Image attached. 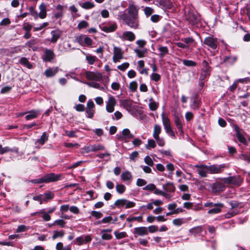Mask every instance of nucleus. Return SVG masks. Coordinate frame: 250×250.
Instances as JSON below:
<instances>
[{
	"instance_id": "1",
	"label": "nucleus",
	"mask_w": 250,
	"mask_h": 250,
	"mask_svg": "<svg viewBox=\"0 0 250 250\" xmlns=\"http://www.w3.org/2000/svg\"><path fill=\"white\" fill-rule=\"evenodd\" d=\"M124 23L132 29H137L139 25L138 10L134 5L128 7V13H124L120 16Z\"/></svg>"
},
{
	"instance_id": "2",
	"label": "nucleus",
	"mask_w": 250,
	"mask_h": 250,
	"mask_svg": "<svg viewBox=\"0 0 250 250\" xmlns=\"http://www.w3.org/2000/svg\"><path fill=\"white\" fill-rule=\"evenodd\" d=\"M185 20L187 21L188 24L195 25H197L200 21V18L193 8L189 6L185 8Z\"/></svg>"
},
{
	"instance_id": "3",
	"label": "nucleus",
	"mask_w": 250,
	"mask_h": 250,
	"mask_svg": "<svg viewBox=\"0 0 250 250\" xmlns=\"http://www.w3.org/2000/svg\"><path fill=\"white\" fill-rule=\"evenodd\" d=\"M61 176L60 174H56L54 173H51L46 174L40 178L32 180L30 182L35 184L53 182L59 180Z\"/></svg>"
},
{
	"instance_id": "4",
	"label": "nucleus",
	"mask_w": 250,
	"mask_h": 250,
	"mask_svg": "<svg viewBox=\"0 0 250 250\" xmlns=\"http://www.w3.org/2000/svg\"><path fill=\"white\" fill-rule=\"evenodd\" d=\"M202 66L200 77H201V79H206L207 77L210 75L211 68L206 60H203L202 61Z\"/></svg>"
},
{
	"instance_id": "5",
	"label": "nucleus",
	"mask_w": 250,
	"mask_h": 250,
	"mask_svg": "<svg viewBox=\"0 0 250 250\" xmlns=\"http://www.w3.org/2000/svg\"><path fill=\"white\" fill-rule=\"evenodd\" d=\"M76 42L80 45L83 46L90 47L91 46L93 41L91 38L86 35H80L76 37Z\"/></svg>"
},
{
	"instance_id": "6",
	"label": "nucleus",
	"mask_w": 250,
	"mask_h": 250,
	"mask_svg": "<svg viewBox=\"0 0 250 250\" xmlns=\"http://www.w3.org/2000/svg\"><path fill=\"white\" fill-rule=\"evenodd\" d=\"M105 149L104 146L100 144H94L93 145H89L86 146H84L82 148L83 151L82 153H89L90 152H95L101 150H104Z\"/></svg>"
},
{
	"instance_id": "7",
	"label": "nucleus",
	"mask_w": 250,
	"mask_h": 250,
	"mask_svg": "<svg viewBox=\"0 0 250 250\" xmlns=\"http://www.w3.org/2000/svg\"><path fill=\"white\" fill-rule=\"evenodd\" d=\"M223 181L227 184H233L239 186L242 183V180L239 176H230L227 178H224Z\"/></svg>"
},
{
	"instance_id": "8",
	"label": "nucleus",
	"mask_w": 250,
	"mask_h": 250,
	"mask_svg": "<svg viewBox=\"0 0 250 250\" xmlns=\"http://www.w3.org/2000/svg\"><path fill=\"white\" fill-rule=\"evenodd\" d=\"M204 43L212 49H216L219 44L217 38L209 36L206 38L203 42Z\"/></svg>"
},
{
	"instance_id": "9",
	"label": "nucleus",
	"mask_w": 250,
	"mask_h": 250,
	"mask_svg": "<svg viewBox=\"0 0 250 250\" xmlns=\"http://www.w3.org/2000/svg\"><path fill=\"white\" fill-rule=\"evenodd\" d=\"M116 104L115 98L111 96H108L107 101L106 102V110L108 113H112L114 111V107Z\"/></svg>"
},
{
	"instance_id": "10",
	"label": "nucleus",
	"mask_w": 250,
	"mask_h": 250,
	"mask_svg": "<svg viewBox=\"0 0 250 250\" xmlns=\"http://www.w3.org/2000/svg\"><path fill=\"white\" fill-rule=\"evenodd\" d=\"M225 164L219 165H213L208 166V171L210 174H218L221 173L225 168Z\"/></svg>"
},
{
	"instance_id": "11",
	"label": "nucleus",
	"mask_w": 250,
	"mask_h": 250,
	"mask_svg": "<svg viewBox=\"0 0 250 250\" xmlns=\"http://www.w3.org/2000/svg\"><path fill=\"white\" fill-rule=\"evenodd\" d=\"M113 61L114 62L120 61L123 58V53L120 47L114 46L113 48Z\"/></svg>"
},
{
	"instance_id": "12",
	"label": "nucleus",
	"mask_w": 250,
	"mask_h": 250,
	"mask_svg": "<svg viewBox=\"0 0 250 250\" xmlns=\"http://www.w3.org/2000/svg\"><path fill=\"white\" fill-rule=\"evenodd\" d=\"M133 233L135 237L138 236H144L148 234L147 228L145 227H137L134 229Z\"/></svg>"
},
{
	"instance_id": "13",
	"label": "nucleus",
	"mask_w": 250,
	"mask_h": 250,
	"mask_svg": "<svg viewBox=\"0 0 250 250\" xmlns=\"http://www.w3.org/2000/svg\"><path fill=\"white\" fill-rule=\"evenodd\" d=\"M55 54L53 50L48 49L44 50L42 60L44 62H51L55 58Z\"/></svg>"
},
{
	"instance_id": "14",
	"label": "nucleus",
	"mask_w": 250,
	"mask_h": 250,
	"mask_svg": "<svg viewBox=\"0 0 250 250\" xmlns=\"http://www.w3.org/2000/svg\"><path fill=\"white\" fill-rule=\"evenodd\" d=\"M119 38L123 41H133L135 39V34L131 31H125Z\"/></svg>"
},
{
	"instance_id": "15",
	"label": "nucleus",
	"mask_w": 250,
	"mask_h": 250,
	"mask_svg": "<svg viewBox=\"0 0 250 250\" xmlns=\"http://www.w3.org/2000/svg\"><path fill=\"white\" fill-rule=\"evenodd\" d=\"M195 167L198 168L197 172L202 177H206L207 176V174L209 173L208 167L207 165H196Z\"/></svg>"
},
{
	"instance_id": "16",
	"label": "nucleus",
	"mask_w": 250,
	"mask_h": 250,
	"mask_svg": "<svg viewBox=\"0 0 250 250\" xmlns=\"http://www.w3.org/2000/svg\"><path fill=\"white\" fill-rule=\"evenodd\" d=\"M224 207V204L222 203H218L214 204L213 208L209 209L208 211V214H215L221 212L222 208Z\"/></svg>"
},
{
	"instance_id": "17",
	"label": "nucleus",
	"mask_w": 250,
	"mask_h": 250,
	"mask_svg": "<svg viewBox=\"0 0 250 250\" xmlns=\"http://www.w3.org/2000/svg\"><path fill=\"white\" fill-rule=\"evenodd\" d=\"M117 28V25L115 22L106 24L101 27V30L106 33L114 32L116 30Z\"/></svg>"
},
{
	"instance_id": "18",
	"label": "nucleus",
	"mask_w": 250,
	"mask_h": 250,
	"mask_svg": "<svg viewBox=\"0 0 250 250\" xmlns=\"http://www.w3.org/2000/svg\"><path fill=\"white\" fill-rule=\"evenodd\" d=\"M51 34L52 35V38L50 40V41L51 43H55L61 37L62 35V31L59 29L52 30L51 32Z\"/></svg>"
},
{
	"instance_id": "19",
	"label": "nucleus",
	"mask_w": 250,
	"mask_h": 250,
	"mask_svg": "<svg viewBox=\"0 0 250 250\" xmlns=\"http://www.w3.org/2000/svg\"><path fill=\"white\" fill-rule=\"evenodd\" d=\"M86 78L89 80L99 81L102 77L99 73H95L93 72H87L85 74Z\"/></svg>"
},
{
	"instance_id": "20",
	"label": "nucleus",
	"mask_w": 250,
	"mask_h": 250,
	"mask_svg": "<svg viewBox=\"0 0 250 250\" xmlns=\"http://www.w3.org/2000/svg\"><path fill=\"white\" fill-rule=\"evenodd\" d=\"M182 118V117L181 116L175 115L174 117V123L178 130L181 134H183V124L181 121Z\"/></svg>"
},
{
	"instance_id": "21",
	"label": "nucleus",
	"mask_w": 250,
	"mask_h": 250,
	"mask_svg": "<svg viewBox=\"0 0 250 250\" xmlns=\"http://www.w3.org/2000/svg\"><path fill=\"white\" fill-rule=\"evenodd\" d=\"M132 174L129 171L123 172L121 175V179L124 182H128L130 183L132 180Z\"/></svg>"
},
{
	"instance_id": "22",
	"label": "nucleus",
	"mask_w": 250,
	"mask_h": 250,
	"mask_svg": "<svg viewBox=\"0 0 250 250\" xmlns=\"http://www.w3.org/2000/svg\"><path fill=\"white\" fill-rule=\"evenodd\" d=\"M225 186L223 184L216 182L212 184V189L213 192H220L223 191Z\"/></svg>"
},
{
	"instance_id": "23",
	"label": "nucleus",
	"mask_w": 250,
	"mask_h": 250,
	"mask_svg": "<svg viewBox=\"0 0 250 250\" xmlns=\"http://www.w3.org/2000/svg\"><path fill=\"white\" fill-rule=\"evenodd\" d=\"M122 137L126 141L127 140L134 138V135L131 133L130 131L128 128H125L122 131Z\"/></svg>"
},
{
	"instance_id": "24",
	"label": "nucleus",
	"mask_w": 250,
	"mask_h": 250,
	"mask_svg": "<svg viewBox=\"0 0 250 250\" xmlns=\"http://www.w3.org/2000/svg\"><path fill=\"white\" fill-rule=\"evenodd\" d=\"M58 71V67L49 68L45 71L44 74L46 77H51L55 76Z\"/></svg>"
},
{
	"instance_id": "25",
	"label": "nucleus",
	"mask_w": 250,
	"mask_h": 250,
	"mask_svg": "<svg viewBox=\"0 0 250 250\" xmlns=\"http://www.w3.org/2000/svg\"><path fill=\"white\" fill-rule=\"evenodd\" d=\"M26 113H27V115H26L25 119L27 120H30L37 118L39 115L40 113L38 111L32 110L27 112Z\"/></svg>"
},
{
	"instance_id": "26",
	"label": "nucleus",
	"mask_w": 250,
	"mask_h": 250,
	"mask_svg": "<svg viewBox=\"0 0 250 250\" xmlns=\"http://www.w3.org/2000/svg\"><path fill=\"white\" fill-rule=\"evenodd\" d=\"M237 60V56H225L224 57L223 59V62L225 63L229 64H234Z\"/></svg>"
},
{
	"instance_id": "27",
	"label": "nucleus",
	"mask_w": 250,
	"mask_h": 250,
	"mask_svg": "<svg viewBox=\"0 0 250 250\" xmlns=\"http://www.w3.org/2000/svg\"><path fill=\"white\" fill-rule=\"evenodd\" d=\"M163 188L167 192H174L175 188L172 183H167L163 185Z\"/></svg>"
},
{
	"instance_id": "28",
	"label": "nucleus",
	"mask_w": 250,
	"mask_h": 250,
	"mask_svg": "<svg viewBox=\"0 0 250 250\" xmlns=\"http://www.w3.org/2000/svg\"><path fill=\"white\" fill-rule=\"evenodd\" d=\"M40 12L39 16L41 19H44L46 16V7L44 4L42 3L39 6Z\"/></svg>"
},
{
	"instance_id": "29",
	"label": "nucleus",
	"mask_w": 250,
	"mask_h": 250,
	"mask_svg": "<svg viewBox=\"0 0 250 250\" xmlns=\"http://www.w3.org/2000/svg\"><path fill=\"white\" fill-rule=\"evenodd\" d=\"M111 229H103L102 231V238L103 240H110L112 238V235L110 234L107 233V232H111Z\"/></svg>"
},
{
	"instance_id": "30",
	"label": "nucleus",
	"mask_w": 250,
	"mask_h": 250,
	"mask_svg": "<svg viewBox=\"0 0 250 250\" xmlns=\"http://www.w3.org/2000/svg\"><path fill=\"white\" fill-rule=\"evenodd\" d=\"M158 50L160 52L159 56L161 58H164L168 53V49L166 46H160L158 48Z\"/></svg>"
},
{
	"instance_id": "31",
	"label": "nucleus",
	"mask_w": 250,
	"mask_h": 250,
	"mask_svg": "<svg viewBox=\"0 0 250 250\" xmlns=\"http://www.w3.org/2000/svg\"><path fill=\"white\" fill-rule=\"evenodd\" d=\"M123 106L127 110L130 109L132 107V102L129 100H123L121 101Z\"/></svg>"
},
{
	"instance_id": "32",
	"label": "nucleus",
	"mask_w": 250,
	"mask_h": 250,
	"mask_svg": "<svg viewBox=\"0 0 250 250\" xmlns=\"http://www.w3.org/2000/svg\"><path fill=\"white\" fill-rule=\"evenodd\" d=\"M202 231L203 228L202 226H197L189 230V232L194 236H196L197 234L201 233Z\"/></svg>"
},
{
	"instance_id": "33",
	"label": "nucleus",
	"mask_w": 250,
	"mask_h": 250,
	"mask_svg": "<svg viewBox=\"0 0 250 250\" xmlns=\"http://www.w3.org/2000/svg\"><path fill=\"white\" fill-rule=\"evenodd\" d=\"M9 152H14L16 153L18 152V148L17 147H15L14 148H11L8 146H6L4 147H2L1 146V151H0V154H3L5 153H7Z\"/></svg>"
},
{
	"instance_id": "34",
	"label": "nucleus",
	"mask_w": 250,
	"mask_h": 250,
	"mask_svg": "<svg viewBox=\"0 0 250 250\" xmlns=\"http://www.w3.org/2000/svg\"><path fill=\"white\" fill-rule=\"evenodd\" d=\"M159 3L166 9H170L172 7V2L170 0H160Z\"/></svg>"
},
{
	"instance_id": "35",
	"label": "nucleus",
	"mask_w": 250,
	"mask_h": 250,
	"mask_svg": "<svg viewBox=\"0 0 250 250\" xmlns=\"http://www.w3.org/2000/svg\"><path fill=\"white\" fill-rule=\"evenodd\" d=\"M80 5L82 8L85 9H91L95 6L94 3L90 1L84 2L80 4Z\"/></svg>"
},
{
	"instance_id": "36",
	"label": "nucleus",
	"mask_w": 250,
	"mask_h": 250,
	"mask_svg": "<svg viewBox=\"0 0 250 250\" xmlns=\"http://www.w3.org/2000/svg\"><path fill=\"white\" fill-rule=\"evenodd\" d=\"M149 107L151 111H155L156 110L158 107V104L156 102H155L152 98H151L149 99Z\"/></svg>"
},
{
	"instance_id": "37",
	"label": "nucleus",
	"mask_w": 250,
	"mask_h": 250,
	"mask_svg": "<svg viewBox=\"0 0 250 250\" xmlns=\"http://www.w3.org/2000/svg\"><path fill=\"white\" fill-rule=\"evenodd\" d=\"M134 52L136 53L137 55L139 58H143L147 53V50L146 49L142 50L135 49L134 50Z\"/></svg>"
},
{
	"instance_id": "38",
	"label": "nucleus",
	"mask_w": 250,
	"mask_h": 250,
	"mask_svg": "<svg viewBox=\"0 0 250 250\" xmlns=\"http://www.w3.org/2000/svg\"><path fill=\"white\" fill-rule=\"evenodd\" d=\"M161 131V127L158 125H155L154 126L153 136L154 138L159 137Z\"/></svg>"
},
{
	"instance_id": "39",
	"label": "nucleus",
	"mask_w": 250,
	"mask_h": 250,
	"mask_svg": "<svg viewBox=\"0 0 250 250\" xmlns=\"http://www.w3.org/2000/svg\"><path fill=\"white\" fill-rule=\"evenodd\" d=\"M64 233L63 230H54L53 231V235L52 236V239L55 240L58 237H62L64 236Z\"/></svg>"
},
{
	"instance_id": "40",
	"label": "nucleus",
	"mask_w": 250,
	"mask_h": 250,
	"mask_svg": "<svg viewBox=\"0 0 250 250\" xmlns=\"http://www.w3.org/2000/svg\"><path fill=\"white\" fill-rule=\"evenodd\" d=\"M48 140V136L45 132L42 133L41 138L38 140L37 142L41 145H43Z\"/></svg>"
},
{
	"instance_id": "41",
	"label": "nucleus",
	"mask_w": 250,
	"mask_h": 250,
	"mask_svg": "<svg viewBox=\"0 0 250 250\" xmlns=\"http://www.w3.org/2000/svg\"><path fill=\"white\" fill-rule=\"evenodd\" d=\"M183 63L185 65H186L187 66H189V67L195 66L197 65V63L196 62H195L193 61L189 60H183Z\"/></svg>"
},
{
	"instance_id": "42",
	"label": "nucleus",
	"mask_w": 250,
	"mask_h": 250,
	"mask_svg": "<svg viewBox=\"0 0 250 250\" xmlns=\"http://www.w3.org/2000/svg\"><path fill=\"white\" fill-rule=\"evenodd\" d=\"M20 62L23 65L26 66V67L29 69L31 68L32 64L28 62V59L26 58L22 57L21 59Z\"/></svg>"
},
{
	"instance_id": "43",
	"label": "nucleus",
	"mask_w": 250,
	"mask_h": 250,
	"mask_svg": "<svg viewBox=\"0 0 250 250\" xmlns=\"http://www.w3.org/2000/svg\"><path fill=\"white\" fill-rule=\"evenodd\" d=\"M126 202L125 199H118L114 203V205L118 208L123 207L125 206V203Z\"/></svg>"
},
{
	"instance_id": "44",
	"label": "nucleus",
	"mask_w": 250,
	"mask_h": 250,
	"mask_svg": "<svg viewBox=\"0 0 250 250\" xmlns=\"http://www.w3.org/2000/svg\"><path fill=\"white\" fill-rule=\"evenodd\" d=\"M143 217L142 215L139 216H134L132 217H128L126 219L127 221L128 222H132L134 221H136L138 222H142L143 221Z\"/></svg>"
},
{
	"instance_id": "45",
	"label": "nucleus",
	"mask_w": 250,
	"mask_h": 250,
	"mask_svg": "<svg viewBox=\"0 0 250 250\" xmlns=\"http://www.w3.org/2000/svg\"><path fill=\"white\" fill-rule=\"evenodd\" d=\"M116 189L119 194H123L125 190V187L123 184H117L116 186Z\"/></svg>"
},
{
	"instance_id": "46",
	"label": "nucleus",
	"mask_w": 250,
	"mask_h": 250,
	"mask_svg": "<svg viewBox=\"0 0 250 250\" xmlns=\"http://www.w3.org/2000/svg\"><path fill=\"white\" fill-rule=\"evenodd\" d=\"M156 143L154 140L149 139L147 141V144L146 147L147 149H150L151 148H154L156 146Z\"/></svg>"
},
{
	"instance_id": "47",
	"label": "nucleus",
	"mask_w": 250,
	"mask_h": 250,
	"mask_svg": "<svg viewBox=\"0 0 250 250\" xmlns=\"http://www.w3.org/2000/svg\"><path fill=\"white\" fill-rule=\"evenodd\" d=\"M162 122L164 126L170 125V120L168 118L165 116L164 113L162 114Z\"/></svg>"
},
{
	"instance_id": "48",
	"label": "nucleus",
	"mask_w": 250,
	"mask_h": 250,
	"mask_svg": "<svg viewBox=\"0 0 250 250\" xmlns=\"http://www.w3.org/2000/svg\"><path fill=\"white\" fill-rule=\"evenodd\" d=\"M237 137L238 139V140L242 143H243L245 145H248V142L246 139V138L244 137V136L240 133L239 132L237 133Z\"/></svg>"
},
{
	"instance_id": "49",
	"label": "nucleus",
	"mask_w": 250,
	"mask_h": 250,
	"mask_svg": "<svg viewBox=\"0 0 250 250\" xmlns=\"http://www.w3.org/2000/svg\"><path fill=\"white\" fill-rule=\"evenodd\" d=\"M65 222L62 219L56 220L53 223L52 225H58L61 228H64L65 225Z\"/></svg>"
},
{
	"instance_id": "50",
	"label": "nucleus",
	"mask_w": 250,
	"mask_h": 250,
	"mask_svg": "<svg viewBox=\"0 0 250 250\" xmlns=\"http://www.w3.org/2000/svg\"><path fill=\"white\" fill-rule=\"evenodd\" d=\"M184 219L183 218H176L172 221L173 224L176 226H180L184 223Z\"/></svg>"
},
{
	"instance_id": "51",
	"label": "nucleus",
	"mask_w": 250,
	"mask_h": 250,
	"mask_svg": "<svg viewBox=\"0 0 250 250\" xmlns=\"http://www.w3.org/2000/svg\"><path fill=\"white\" fill-rule=\"evenodd\" d=\"M114 234L116 238L118 239H122L126 236V234L125 232H119L117 231H115Z\"/></svg>"
},
{
	"instance_id": "52",
	"label": "nucleus",
	"mask_w": 250,
	"mask_h": 250,
	"mask_svg": "<svg viewBox=\"0 0 250 250\" xmlns=\"http://www.w3.org/2000/svg\"><path fill=\"white\" fill-rule=\"evenodd\" d=\"M181 41H183L185 44H187L189 46L190 44L194 42V40L192 37L182 38Z\"/></svg>"
},
{
	"instance_id": "53",
	"label": "nucleus",
	"mask_w": 250,
	"mask_h": 250,
	"mask_svg": "<svg viewBox=\"0 0 250 250\" xmlns=\"http://www.w3.org/2000/svg\"><path fill=\"white\" fill-rule=\"evenodd\" d=\"M85 112L86 113V117L88 118H92L95 113V110L94 109L87 108L85 109Z\"/></svg>"
},
{
	"instance_id": "54",
	"label": "nucleus",
	"mask_w": 250,
	"mask_h": 250,
	"mask_svg": "<svg viewBox=\"0 0 250 250\" xmlns=\"http://www.w3.org/2000/svg\"><path fill=\"white\" fill-rule=\"evenodd\" d=\"M110 153L106 152L104 153H100L97 155V157H99V158H104V157H107V159H106V161H108L110 160Z\"/></svg>"
},
{
	"instance_id": "55",
	"label": "nucleus",
	"mask_w": 250,
	"mask_h": 250,
	"mask_svg": "<svg viewBox=\"0 0 250 250\" xmlns=\"http://www.w3.org/2000/svg\"><path fill=\"white\" fill-rule=\"evenodd\" d=\"M144 161L145 163L149 166L152 167L154 165V163L152 159L148 155L145 157L144 158Z\"/></svg>"
},
{
	"instance_id": "56",
	"label": "nucleus",
	"mask_w": 250,
	"mask_h": 250,
	"mask_svg": "<svg viewBox=\"0 0 250 250\" xmlns=\"http://www.w3.org/2000/svg\"><path fill=\"white\" fill-rule=\"evenodd\" d=\"M43 195V200L45 202L48 200L51 199L54 197V194L51 192L45 193Z\"/></svg>"
},
{
	"instance_id": "57",
	"label": "nucleus",
	"mask_w": 250,
	"mask_h": 250,
	"mask_svg": "<svg viewBox=\"0 0 250 250\" xmlns=\"http://www.w3.org/2000/svg\"><path fill=\"white\" fill-rule=\"evenodd\" d=\"M138 84L136 81H133L129 84V88L132 92H135L137 88Z\"/></svg>"
},
{
	"instance_id": "58",
	"label": "nucleus",
	"mask_w": 250,
	"mask_h": 250,
	"mask_svg": "<svg viewBox=\"0 0 250 250\" xmlns=\"http://www.w3.org/2000/svg\"><path fill=\"white\" fill-rule=\"evenodd\" d=\"M144 12L146 16L148 17L154 12V10L151 7H146L144 9Z\"/></svg>"
},
{
	"instance_id": "59",
	"label": "nucleus",
	"mask_w": 250,
	"mask_h": 250,
	"mask_svg": "<svg viewBox=\"0 0 250 250\" xmlns=\"http://www.w3.org/2000/svg\"><path fill=\"white\" fill-rule=\"evenodd\" d=\"M156 188V186L153 184H149L143 188L145 190L153 191Z\"/></svg>"
},
{
	"instance_id": "60",
	"label": "nucleus",
	"mask_w": 250,
	"mask_h": 250,
	"mask_svg": "<svg viewBox=\"0 0 250 250\" xmlns=\"http://www.w3.org/2000/svg\"><path fill=\"white\" fill-rule=\"evenodd\" d=\"M167 133L172 137H175L174 132L172 131L171 127V125H167L164 127Z\"/></svg>"
},
{
	"instance_id": "61",
	"label": "nucleus",
	"mask_w": 250,
	"mask_h": 250,
	"mask_svg": "<svg viewBox=\"0 0 250 250\" xmlns=\"http://www.w3.org/2000/svg\"><path fill=\"white\" fill-rule=\"evenodd\" d=\"M30 14L34 17L35 19H37L38 17V14L37 12L35 10L33 6H31L29 9Z\"/></svg>"
},
{
	"instance_id": "62",
	"label": "nucleus",
	"mask_w": 250,
	"mask_h": 250,
	"mask_svg": "<svg viewBox=\"0 0 250 250\" xmlns=\"http://www.w3.org/2000/svg\"><path fill=\"white\" fill-rule=\"evenodd\" d=\"M129 66V63L128 62H124L122 63L121 65H118L117 68L118 69L121 71H124L126 68H127Z\"/></svg>"
},
{
	"instance_id": "63",
	"label": "nucleus",
	"mask_w": 250,
	"mask_h": 250,
	"mask_svg": "<svg viewBox=\"0 0 250 250\" xmlns=\"http://www.w3.org/2000/svg\"><path fill=\"white\" fill-rule=\"evenodd\" d=\"M151 79L155 81V82H158L161 79V76L159 74L153 73L151 76Z\"/></svg>"
},
{
	"instance_id": "64",
	"label": "nucleus",
	"mask_w": 250,
	"mask_h": 250,
	"mask_svg": "<svg viewBox=\"0 0 250 250\" xmlns=\"http://www.w3.org/2000/svg\"><path fill=\"white\" fill-rule=\"evenodd\" d=\"M95 58L96 57L95 56H87L86 57V59L87 61L90 64H93L95 62Z\"/></svg>"
}]
</instances>
